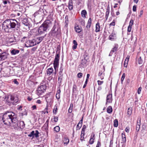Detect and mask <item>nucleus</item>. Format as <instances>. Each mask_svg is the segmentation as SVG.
Instances as JSON below:
<instances>
[{"instance_id": "nucleus-34", "label": "nucleus", "mask_w": 147, "mask_h": 147, "mask_svg": "<svg viewBox=\"0 0 147 147\" xmlns=\"http://www.w3.org/2000/svg\"><path fill=\"white\" fill-rule=\"evenodd\" d=\"M132 108L131 107L129 108L127 110V113L128 117H129L132 114Z\"/></svg>"}, {"instance_id": "nucleus-15", "label": "nucleus", "mask_w": 147, "mask_h": 147, "mask_svg": "<svg viewBox=\"0 0 147 147\" xmlns=\"http://www.w3.org/2000/svg\"><path fill=\"white\" fill-rule=\"evenodd\" d=\"M112 94H109L107 96L106 104H107V102L111 103L112 101Z\"/></svg>"}, {"instance_id": "nucleus-13", "label": "nucleus", "mask_w": 147, "mask_h": 147, "mask_svg": "<svg viewBox=\"0 0 147 147\" xmlns=\"http://www.w3.org/2000/svg\"><path fill=\"white\" fill-rule=\"evenodd\" d=\"M105 71V68L104 67H103V68L101 69L98 73V76H100V78L101 80H103L104 79V77L105 76V74L103 73Z\"/></svg>"}, {"instance_id": "nucleus-30", "label": "nucleus", "mask_w": 147, "mask_h": 147, "mask_svg": "<svg viewBox=\"0 0 147 147\" xmlns=\"http://www.w3.org/2000/svg\"><path fill=\"white\" fill-rule=\"evenodd\" d=\"M63 142L64 144L67 145L69 142V140L67 137H64L63 139Z\"/></svg>"}, {"instance_id": "nucleus-12", "label": "nucleus", "mask_w": 147, "mask_h": 147, "mask_svg": "<svg viewBox=\"0 0 147 147\" xmlns=\"http://www.w3.org/2000/svg\"><path fill=\"white\" fill-rule=\"evenodd\" d=\"M63 65L61 64L59 69V75L58 77V80H59L60 79L61 81L62 80V76H63V74H62V72L63 70Z\"/></svg>"}, {"instance_id": "nucleus-64", "label": "nucleus", "mask_w": 147, "mask_h": 147, "mask_svg": "<svg viewBox=\"0 0 147 147\" xmlns=\"http://www.w3.org/2000/svg\"><path fill=\"white\" fill-rule=\"evenodd\" d=\"M89 142L90 144H92L94 143V141L92 140V139L90 138L89 140Z\"/></svg>"}, {"instance_id": "nucleus-1", "label": "nucleus", "mask_w": 147, "mask_h": 147, "mask_svg": "<svg viewBox=\"0 0 147 147\" xmlns=\"http://www.w3.org/2000/svg\"><path fill=\"white\" fill-rule=\"evenodd\" d=\"M3 28L6 32H11L13 29H18L20 26V23L14 19H10L5 20L3 23Z\"/></svg>"}, {"instance_id": "nucleus-40", "label": "nucleus", "mask_w": 147, "mask_h": 147, "mask_svg": "<svg viewBox=\"0 0 147 147\" xmlns=\"http://www.w3.org/2000/svg\"><path fill=\"white\" fill-rule=\"evenodd\" d=\"M19 52V51L17 50L13 49L11 51V54L13 55H15L17 54H18Z\"/></svg>"}, {"instance_id": "nucleus-22", "label": "nucleus", "mask_w": 147, "mask_h": 147, "mask_svg": "<svg viewBox=\"0 0 147 147\" xmlns=\"http://www.w3.org/2000/svg\"><path fill=\"white\" fill-rule=\"evenodd\" d=\"M92 24V20L91 18H90L88 21L86 27L87 28L88 31L90 30V28L91 27V24Z\"/></svg>"}, {"instance_id": "nucleus-43", "label": "nucleus", "mask_w": 147, "mask_h": 147, "mask_svg": "<svg viewBox=\"0 0 147 147\" xmlns=\"http://www.w3.org/2000/svg\"><path fill=\"white\" fill-rule=\"evenodd\" d=\"M113 126L114 127H117L118 126V121L117 119H116L114 121Z\"/></svg>"}, {"instance_id": "nucleus-56", "label": "nucleus", "mask_w": 147, "mask_h": 147, "mask_svg": "<svg viewBox=\"0 0 147 147\" xmlns=\"http://www.w3.org/2000/svg\"><path fill=\"white\" fill-rule=\"evenodd\" d=\"M115 20H113V22L110 24L109 26H115Z\"/></svg>"}, {"instance_id": "nucleus-61", "label": "nucleus", "mask_w": 147, "mask_h": 147, "mask_svg": "<svg viewBox=\"0 0 147 147\" xmlns=\"http://www.w3.org/2000/svg\"><path fill=\"white\" fill-rule=\"evenodd\" d=\"M101 146V144L100 141H98L96 147H100Z\"/></svg>"}, {"instance_id": "nucleus-8", "label": "nucleus", "mask_w": 147, "mask_h": 147, "mask_svg": "<svg viewBox=\"0 0 147 147\" xmlns=\"http://www.w3.org/2000/svg\"><path fill=\"white\" fill-rule=\"evenodd\" d=\"M46 85L45 84L40 86L38 89V91L39 94H41L42 93L45 91Z\"/></svg>"}, {"instance_id": "nucleus-9", "label": "nucleus", "mask_w": 147, "mask_h": 147, "mask_svg": "<svg viewBox=\"0 0 147 147\" xmlns=\"http://www.w3.org/2000/svg\"><path fill=\"white\" fill-rule=\"evenodd\" d=\"M46 85L45 84L40 86L38 89V91L39 94H41L42 93L45 91Z\"/></svg>"}, {"instance_id": "nucleus-14", "label": "nucleus", "mask_w": 147, "mask_h": 147, "mask_svg": "<svg viewBox=\"0 0 147 147\" xmlns=\"http://www.w3.org/2000/svg\"><path fill=\"white\" fill-rule=\"evenodd\" d=\"M9 54L6 52H4L1 53L0 55V57L1 61L5 60L7 58V56Z\"/></svg>"}, {"instance_id": "nucleus-54", "label": "nucleus", "mask_w": 147, "mask_h": 147, "mask_svg": "<svg viewBox=\"0 0 147 147\" xmlns=\"http://www.w3.org/2000/svg\"><path fill=\"white\" fill-rule=\"evenodd\" d=\"M134 23V20L132 19H131L130 20L129 23V26H132Z\"/></svg>"}, {"instance_id": "nucleus-57", "label": "nucleus", "mask_w": 147, "mask_h": 147, "mask_svg": "<svg viewBox=\"0 0 147 147\" xmlns=\"http://www.w3.org/2000/svg\"><path fill=\"white\" fill-rule=\"evenodd\" d=\"M16 31H15V34H16V32H17L18 33L19 35H20L21 34V32L19 30H18L17 29Z\"/></svg>"}, {"instance_id": "nucleus-4", "label": "nucleus", "mask_w": 147, "mask_h": 147, "mask_svg": "<svg viewBox=\"0 0 147 147\" xmlns=\"http://www.w3.org/2000/svg\"><path fill=\"white\" fill-rule=\"evenodd\" d=\"M5 100L8 102L9 103L12 102L13 105H15L18 101V99L17 97H14L12 95H9L7 97H6Z\"/></svg>"}, {"instance_id": "nucleus-23", "label": "nucleus", "mask_w": 147, "mask_h": 147, "mask_svg": "<svg viewBox=\"0 0 147 147\" xmlns=\"http://www.w3.org/2000/svg\"><path fill=\"white\" fill-rule=\"evenodd\" d=\"M74 29L75 31L77 33L80 32L82 30V27L81 26H79L78 25L75 26Z\"/></svg>"}, {"instance_id": "nucleus-27", "label": "nucleus", "mask_w": 147, "mask_h": 147, "mask_svg": "<svg viewBox=\"0 0 147 147\" xmlns=\"http://www.w3.org/2000/svg\"><path fill=\"white\" fill-rule=\"evenodd\" d=\"M64 5L63 4H61L60 5L57 6V11L61 12V11L64 8Z\"/></svg>"}, {"instance_id": "nucleus-35", "label": "nucleus", "mask_w": 147, "mask_h": 147, "mask_svg": "<svg viewBox=\"0 0 147 147\" xmlns=\"http://www.w3.org/2000/svg\"><path fill=\"white\" fill-rule=\"evenodd\" d=\"M129 57H127L125 60V61L124 63L123 64V66L124 67H127V64L129 61Z\"/></svg>"}, {"instance_id": "nucleus-52", "label": "nucleus", "mask_w": 147, "mask_h": 147, "mask_svg": "<svg viewBox=\"0 0 147 147\" xmlns=\"http://www.w3.org/2000/svg\"><path fill=\"white\" fill-rule=\"evenodd\" d=\"M83 76V74L82 73L80 72L78 73L77 74V77L78 78H80L82 77Z\"/></svg>"}, {"instance_id": "nucleus-7", "label": "nucleus", "mask_w": 147, "mask_h": 147, "mask_svg": "<svg viewBox=\"0 0 147 147\" xmlns=\"http://www.w3.org/2000/svg\"><path fill=\"white\" fill-rule=\"evenodd\" d=\"M39 133L37 130L35 131H33L30 134L28 135V136L30 137H32V139H33L34 137L37 138L39 137Z\"/></svg>"}, {"instance_id": "nucleus-46", "label": "nucleus", "mask_w": 147, "mask_h": 147, "mask_svg": "<svg viewBox=\"0 0 147 147\" xmlns=\"http://www.w3.org/2000/svg\"><path fill=\"white\" fill-rule=\"evenodd\" d=\"M56 32L55 31L52 32V31H51L49 33V35L50 36H55L56 35Z\"/></svg>"}, {"instance_id": "nucleus-42", "label": "nucleus", "mask_w": 147, "mask_h": 147, "mask_svg": "<svg viewBox=\"0 0 147 147\" xmlns=\"http://www.w3.org/2000/svg\"><path fill=\"white\" fill-rule=\"evenodd\" d=\"M77 88L75 84H74L73 86L72 92L73 93H76L77 91Z\"/></svg>"}, {"instance_id": "nucleus-48", "label": "nucleus", "mask_w": 147, "mask_h": 147, "mask_svg": "<svg viewBox=\"0 0 147 147\" xmlns=\"http://www.w3.org/2000/svg\"><path fill=\"white\" fill-rule=\"evenodd\" d=\"M143 62V61L141 57H140L138 59V63L139 64H141Z\"/></svg>"}, {"instance_id": "nucleus-39", "label": "nucleus", "mask_w": 147, "mask_h": 147, "mask_svg": "<svg viewBox=\"0 0 147 147\" xmlns=\"http://www.w3.org/2000/svg\"><path fill=\"white\" fill-rule=\"evenodd\" d=\"M86 128V125H83L81 131L82 134H83V136H84L85 135V131Z\"/></svg>"}, {"instance_id": "nucleus-11", "label": "nucleus", "mask_w": 147, "mask_h": 147, "mask_svg": "<svg viewBox=\"0 0 147 147\" xmlns=\"http://www.w3.org/2000/svg\"><path fill=\"white\" fill-rule=\"evenodd\" d=\"M141 120V118H138L137 121V123L136 125V131L137 132H138L139 131L140 127Z\"/></svg>"}, {"instance_id": "nucleus-32", "label": "nucleus", "mask_w": 147, "mask_h": 147, "mask_svg": "<svg viewBox=\"0 0 147 147\" xmlns=\"http://www.w3.org/2000/svg\"><path fill=\"white\" fill-rule=\"evenodd\" d=\"M61 92V90L59 88V89L58 90L57 93L56 94V97L57 99H59L60 98V93Z\"/></svg>"}, {"instance_id": "nucleus-45", "label": "nucleus", "mask_w": 147, "mask_h": 147, "mask_svg": "<svg viewBox=\"0 0 147 147\" xmlns=\"http://www.w3.org/2000/svg\"><path fill=\"white\" fill-rule=\"evenodd\" d=\"M57 104H56L55 106L54 107V109L53 110V113L55 114H56L57 113Z\"/></svg>"}, {"instance_id": "nucleus-2", "label": "nucleus", "mask_w": 147, "mask_h": 147, "mask_svg": "<svg viewBox=\"0 0 147 147\" xmlns=\"http://www.w3.org/2000/svg\"><path fill=\"white\" fill-rule=\"evenodd\" d=\"M17 115L14 113L7 111L3 115L2 119L4 124L12 127L13 124L16 122Z\"/></svg>"}, {"instance_id": "nucleus-38", "label": "nucleus", "mask_w": 147, "mask_h": 147, "mask_svg": "<svg viewBox=\"0 0 147 147\" xmlns=\"http://www.w3.org/2000/svg\"><path fill=\"white\" fill-rule=\"evenodd\" d=\"M45 37L44 36L39 37L37 38L36 42H37V44L40 43L42 40L43 38Z\"/></svg>"}, {"instance_id": "nucleus-41", "label": "nucleus", "mask_w": 147, "mask_h": 147, "mask_svg": "<svg viewBox=\"0 0 147 147\" xmlns=\"http://www.w3.org/2000/svg\"><path fill=\"white\" fill-rule=\"evenodd\" d=\"M73 106V104L72 103H71L69 108L68 110V112L69 113H71L72 112Z\"/></svg>"}, {"instance_id": "nucleus-24", "label": "nucleus", "mask_w": 147, "mask_h": 147, "mask_svg": "<svg viewBox=\"0 0 147 147\" xmlns=\"http://www.w3.org/2000/svg\"><path fill=\"white\" fill-rule=\"evenodd\" d=\"M121 140L122 142L121 143H125L126 142V138L124 132L122 133L121 134Z\"/></svg>"}, {"instance_id": "nucleus-29", "label": "nucleus", "mask_w": 147, "mask_h": 147, "mask_svg": "<svg viewBox=\"0 0 147 147\" xmlns=\"http://www.w3.org/2000/svg\"><path fill=\"white\" fill-rule=\"evenodd\" d=\"M87 14L86 11L85 10H82L81 12V15L82 17L85 18H86V15Z\"/></svg>"}, {"instance_id": "nucleus-50", "label": "nucleus", "mask_w": 147, "mask_h": 147, "mask_svg": "<svg viewBox=\"0 0 147 147\" xmlns=\"http://www.w3.org/2000/svg\"><path fill=\"white\" fill-rule=\"evenodd\" d=\"M125 76V73H123V74L121 78V83H122V82L123 81Z\"/></svg>"}, {"instance_id": "nucleus-6", "label": "nucleus", "mask_w": 147, "mask_h": 147, "mask_svg": "<svg viewBox=\"0 0 147 147\" xmlns=\"http://www.w3.org/2000/svg\"><path fill=\"white\" fill-rule=\"evenodd\" d=\"M46 31V20L39 27L38 30V33L41 34Z\"/></svg>"}, {"instance_id": "nucleus-37", "label": "nucleus", "mask_w": 147, "mask_h": 147, "mask_svg": "<svg viewBox=\"0 0 147 147\" xmlns=\"http://www.w3.org/2000/svg\"><path fill=\"white\" fill-rule=\"evenodd\" d=\"M73 42L74 45L72 47V49L74 50L76 49L78 43L75 40H73Z\"/></svg>"}, {"instance_id": "nucleus-33", "label": "nucleus", "mask_w": 147, "mask_h": 147, "mask_svg": "<svg viewBox=\"0 0 147 147\" xmlns=\"http://www.w3.org/2000/svg\"><path fill=\"white\" fill-rule=\"evenodd\" d=\"M110 12L109 7H107V11L105 13V18L107 20L108 18Z\"/></svg>"}, {"instance_id": "nucleus-20", "label": "nucleus", "mask_w": 147, "mask_h": 147, "mask_svg": "<svg viewBox=\"0 0 147 147\" xmlns=\"http://www.w3.org/2000/svg\"><path fill=\"white\" fill-rule=\"evenodd\" d=\"M73 2L72 0H69L68 2V7L69 11H71L73 9Z\"/></svg>"}, {"instance_id": "nucleus-5", "label": "nucleus", "mask_w": 147, "mask_h": 147, "mask_svg": "<svg viewBox=\"0 0 147 147\" xmlns=\"http://www.w3.org/2000/svg\"><path fill=\"white\" fill-rule=\"evenodd\" d=\"M15 122L13 125H12V127H13L15 129H18V128L22 129L25 127V124L23 121H21L19 123V121L17 119L16 122Z\"/></svg>"}, {"instance_id": "nucleus-58", "label": "nucleus", "mask_w": 147, "mask_h": 147, "mask_svg": "<svg viewBox=\"0 0 147 147\" xmlns=\"http://www.w3.org/2000/svg\"><path fill=\"white\" fill-rule=\"evenodd\" d=\"M3 3L4 5H6L7 3H9V4L10 3L9 1L7 0L3 1Z\"/></svg>"}, {"instance_id": "nucleus-28", "label": "nucleus", "mask_w": 147, "mask_h": 147, "mask_svg": "<svg viewBox=\"0 0 147 147\" xmlns=\"http://www.w3.org/2000/svg\"><path fill=\"white\" fill-rule=\"evenodd\" d=\"M100 23L99 22H97L96 24V29L95 31L96 32H99L100 30Z\"/></svg>"}, {"instance_id": "nucleus-49", "label": "nucleus", "mask_w": 147, "mask_h": 147, "mask_svg": "<svg viewBox=\"0 0 147 147\" xmlns=\"http://www.w3.org/2000/svg\"><path fill=\"white\" fill-rule=\"evenodd\" d=\"M69 20H68V16H66L65 18V23H69Z\"/></svg>"}, {"instance_id": "nucleus-51", "label": "nucleus", "mask_w": 147, "mask_h": 147, "mask_svg": "<svg viewBox=\"0 0 147 147\" xmlns=\"http://www.w3.org/2000/svg\"><path fill=\"white\" fill-rule=\"evenodd\" d=\"M95 134L94 133H92L91 134L90 138L93 141H94V140L95 139Z\"/></svg>"}, {"instance_id": "nucleus-62", "label": "nucleus", "mask_w": 147, "mask_h": 147, "mask_svg": "<svg viewBox=\"0 0 147 147\" xmlns=\"http://www.w3.org/2000/svg\"><path fill=\"white\" fill-rule=\"evenodd\" d=\"M125 131L127 133H129V127H126L125 129Z\"/></svg>"}, {"instance_id": "nucleus-60", "label": "nucleus", "mask_w": 147, "mask_h": 147, "mask_svg": "<svg viewBox=\"0 0 147 147\" xmlns=\"http://www.w3.org/2000/svg\"><path fill=\"white\" fill-rule=\"evenodd\" d=\"M97 82H98V85H101V84H102L103 83V81H100V80H98L97 81Z\"/></svg>"}, {"instance_id": "nucleus-59", "label": "nucleus", "mask_w": 147, "mask_h": 147, "mask_svg": "<svg viewBox=\"0 0 147 147\" xmlns=\"http://www.w3.org/2000/svg\"><path fill=\"white\" fill-rule=\"evenodd\" d=\"M54 121L55 122H57L58 120V118L57 116L54 117Z\"/></svg>"}, {"instance_id": "nucleus-21", "label": "nucleus", "mask_w": 147, "mask_h": 147, "mask_svg": "<svg viewBox=\"0 0 147 147\" xmlns=\"http://www.w3.org/2000/svg\"><path fill=\"white\" fill-rule=\"evenodd\" d=\"M52 20L51 19L50 20L47 19V29L50 27H51L52 26Z\"/></svg>"}, {"instance_id": "nucleus-53", "label": "nucleus", "mask_w": 147, "mask_h": 147, "mask_svg": "<svg viewBox=\"0 0 147 147\" xmlns=\"http://www.w3.org/2000/svg\"><path fill=\"white\" fill-rule=\"evenodd\" d=\"M142 89V88L141 86L139 87L138 89L137 92L138 94H140Z\"/></svg>"}, {"instance_id": "nucleus-47", "label": "nucleus", "mask_w": 147, "mask_h": 147, "mask_svg": "<svg viewBox=\"0 0 147 147\" xmlns=\"http://www.w3.org/2000/svg\"><path fill=\"white\" fill-rule=\"evenodd\" d=\"M80 23L83 26H84L85 22L84 20L81 19L80 20Z\"/></svg>"}, {"instance_id": "nucleus-26", "label": "nucleus", "mask_w": 147, "mask_h": 147, "mask_svg": "<svg viewBox=\"0 0 147 147\" xmlns=\"http://www.w3.org/2000/svg\"><path fill=\"white\" fill-rule=\"evenodd\" d=\"M87 61L85 59H82L81 62V66L83 67H85L86 66Z\"/></svg>"}, {"instance_id": "nucleus-10", "label": "nucleus", "mask_w": 147, "mask_h": 147, "mask_svg": "<svg viewBox=\"0 0 147 147\" xmlns=\"http://www.w3.org/2000/svg\"><path fill=\"white\" fill-rule=\"evenodd\" d=\"M118 45L117 44H115L114 47L112 48L109 55V56H111L113 53L116 52L118 49Z\"/></svg>"}, {"instance_id": "nucleus-44", "label": "nucleus", "mask_w": 147, "mask_h": 147, "mask_svg": "<svg viewBox=\"0 0 147 147\" xmlns=\"http://www.w3.org/2000/svg\"><path fill=\"white\" fill-rule=\"evenodd\" d=\"M59 130L60 127L59 126H56L54 128V131L56 132H59Z\"/></svg>"}, {"instance_id": "nucleus-18", "label": "nucleus", "mask_w": 147, "mask_h": 147, "mask_svg": "<svg viewBox=\"0 0 147 147\" xmlns=\"http://www.w3.org/2000/svg\"><path fill=\"white\" fill-rule=\"evenodd\" d=\"M8 37L9 39V40L10 42H13L15 41V37L12 34H9Z\"/></svg>"}, {"instance_id": "nucleus-55", "label": "nucleus", "mask_w": 147, "mask_h": 147, "mask_svg": "<svg viewBox=\"0 0 147 147\" xmlns=\"http://www.w3.org/2000/svg\"><path fill=\"white\" fill-rule=\"evenodd\" d=\"M132 29V26H129L128 27L127 32H131Z\"/></svg>"}, {"instance_id": "nucleus-16", "label": "nucleus", "mask_w": 147, "mask_h": 147, "mask_svg": "<svg viewBox=\"0 0 147 147\" xmlns=\"http://www.w3.org/2000/svg\"><path fill=\"white\" fill-rule=\"evenodd\" d=\"M22 23L23 24L27 26L28 28H29L30 24L28 22L27 18H25L22 21Z\"/></svg>"}, {"instance_id": "nucleus-31", "label": "nucleus", "mask_w": 147, "mask_h": 147, "mask_svg": "<svg viewBox=\"0 0 147 147\" xmlns=\"http://www.w3.org/2000/svg\"><path fill=\"white\" fill-rule=\"evenodd\" d=\"M53 71V70L52 68H49L47 71V74L49 76L52 73Z\"/></svg>"}, {"instance_id": "nucleus-63", "label": "nucleus", "mask_w": 147, "mask_h": 147, "mask_svg": "<svg viewBox=\"0 0 147 147\" xmlns=\"http://www.w3.org/2000/svg\"><path fill=\"white\" fill-rule=\"evenodd\" d=\"M142 128L143 130H145L146 128V126L145 124H143L142 126Z\"/></svg>"}, {"instance_id": "nucleus-17", "label": "nucleus", "mask_w": 147, "mask_h": 147, "mask_svg": "<svg viewBox=\"0 0 147 147\" xmlns=\"http://www.w3.org/2000/svg\"><path fill=\"white\" fill-rule=\"evenodd\" d=\"M83 119V116L82 117L81 120L80 121L76 127V130L80 129V128H81L82 124Z\"/></svg>"}, {"instance_id": "nucleus-25", "label": "nucleus", "mask_w": 147, "mask_h": 147, "mask_svg": "<svg viewBox=\"0 0 147 147\" xmlns=\"http://www.w3.org/2000/svg\"><path fill=\"white\" fill-rule=\"evenodd\" d=\"M115 34L112 33L109 36V40L113 41L115 40L116 39V36Z\"/></svg>"}, {"instance_id": "nucleus-36", "label": "nucleus", "mask_w": 147, "mask_h": 147, "mask_svg": "<svg viewBox=\"0 0 147 147\" xmlns=\"http://www.w3.org/2000/svg\"><path fill=\"white\" fill-rule=\"evenodd\" d=\"M107 113L111 114L113 111L112 108L111 106H109L107 108Z\"/></svg>"}, {"instance_id": "nucleus-19", "label": "nucleus", "mask_w": 147, "mask_h": 147, "mask_svg": "<svg viewBox=\"0 0 147 147\" xmlns=\"http://www.w3.org/2000/svg\"><path fill=\"white\" fill-rule=\"evenodd\" d=\"M28 43H29L30 44L28 46H26L27 47H31L34 46L37 44V42L36 41H35L33 40L32 41L29 40Z\"/></svg>"}, {"instance_id": "nucleus-3", "label": "nucleus", "mask_w": 147, "mask_h": 147, "mask_svg": "<svg viewBox=\"0 0 147 147\" xmlns=\"http://www.w3.org/2000/svg\"><path fill=\"white\" fill-rule=\"evenodd\" d=\"M59 57V53H56L53 63V65L55 69V74H56V72L58 71V70Z\"/></svg>"}]
</instances>
